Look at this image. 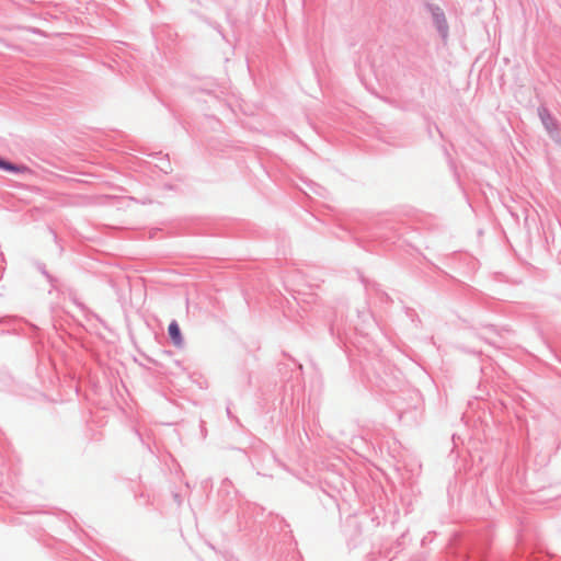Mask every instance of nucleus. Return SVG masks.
Masks as SVG:
<instances>
[{
	"mask_svg": "<svg viewBox=\"0 0 561 561\" xmlns=\"http://www.w3.org/2000/svg\"><path fill=\"white\" fill-rule=\"evenodd\" d=\"M437 23H439V20L437 21ZM438 27H439L440 32L443 33V36H446V27L440 24H438Z\"/></svg>",
	"mask_w": 561,
	"mask_h": 561,
	"instance_id": "7ed1b4c3",
	"label": "nucleus"
},
{
	"mask_svg": "<svg viewBox=\"0 0 561 561\" xmlns=\"http://www.w3.org/2000/svg\"><path fill=\"white\" fill-rule=\"evenodd\" d=\"M0 169L7 170L10 172H19V173H24V172L28 171L27 167H25V165H15V164H12V163L1 160V159H0Z\"/></svg>",
	"mask_w": 561,
	"mask_h": 561,
	"instance_id": "f03ea898",
	"label": "nucleus"
},
{
	"mask_svg": "<svg viewBox=\"0 0 561 561\" xmlns=\"http://www.w3.org/2000/svg\"><path fill=\"white\" fill-rule=\"evenodd\" d=\"M168 332H169V335H170L173 344L178 347H181L183 345V337L181 334L180 327L175 321H172L169 324Z\"/></svg>",
	"mask_w": 561,
	"mask_h": 561,
	"instance_id": "f257e3e1",
	"label": "nucleus"
}]
</instances>
